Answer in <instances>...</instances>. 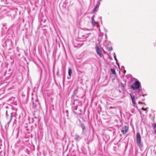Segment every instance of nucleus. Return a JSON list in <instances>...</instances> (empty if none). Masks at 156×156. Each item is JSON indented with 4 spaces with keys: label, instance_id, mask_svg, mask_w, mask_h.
Here are the masks:
<instances>
[{
    "label": "nucleus",
    "instance_id": "8",
    "mask_svg": "<svg viewBox=\"0 0 156 156\" xmlns=\"http://www.w3.org/2000/svg\"><path fill=\"white\" fill-rule=\"evenodd\" d=\"M100 5V3L99 2H98V3L96 5V6H95V8L94 9L93 11V12H95V11L96 8H98L99 6Z\"/></svg>",
    "mask_w": 156,
    "mask_h": 156
},
{
    "label": "nucleus",
    "instance_id": "20",
    "mask_svg": "<svg viewBox=\"0 0 156 156\" xmlns=\"http://www.w3.org/2000/svg\"><path fill=\"white\" fill-rule=\"evenodd\" d=\"M82 129H83V130L84 129H85V127L84 126H82Z\"/></svg>",
    "mask_w": 156,
    "mask_h": 156
},
{
    "label": "nucleus",
    "instance_id": "3",
    "mask_svg": "<svg viewBox=\"0 0 156 156\" xmlns=\"http://www.w3.org/2000/svg\"><path fill=\"white\" fill-rule=\"evenodd\" d=\"M96 51L100 57H102L103 56V55L101 53V50L100 49L98 45H96L95 47Z\"/></svg>",
    "mask_w": 156,
    "mask_h": 156
},
{
    "label": "nucleus",
    "instance_id": "24",
    "mask_svg": "<svg viewBox=\"0 0 156 156\" xmlns=\"http://www.w3.org/2000/svg\"><path fill=\"white\" fill-rule=\"evenodd\" d=\"M85 37L86 38H87L88 37V36H86L85 35H83L82 37Z\"/></svg>",
    "mask_w": 156,
    "mask_h": 156
},
{
    "label": "nucleus",
    "instance_id": "1",
    "mask_svg": "<svg viewBox=\"0 0 156 156\" xmlns=\"http://www.w3.org/2000/svg\"><path fill=\"white\" fill-rule=\"evenodd\" d=\"M131 87L133 90H138L136 92V94L139 95V96L144 97L147 95V94H143V90L141 83L138 80L135 81L134 83H133L131 86Z\"/></svg>",
    "mask_w": 156,
    "mask_h": 156
},
{
    "label": "nucleus",
    "instance_id": "23",
    "mask_svg": "<svg viewBox=\"0 0 156 156\" xmlns=\"http://www.w3.org/2000/svg\"><path fill=\"white\" fill-rule=\"evenodd\" d=\"M77 105H76V107H75V108H74V109L75 110H76L77 109Z\"/></svg>",
    "mask_w": 156,
    "mask_h": 156
},
{
    "label": "nucleus",
    "instance_id": "6",
    "mask_svg": "<svg viewBox=\"0 0 156 156\" xmlns=\"http://www.w3.org/2000/svg\"><path fill=\"white\" fill-rule=\"evenodd\" d=\"M75 139L76 141H78L81 139V137L77 135H76L75 136Z\"/></svg>",
    "mask_w": 156,
    "mask_h": 156
},
{
    "label": "nucleus",
    "instance_id": "21",
    "mask_svg": "<svg viewBox=\"0 0 156 156\" xmlns=\"http://www.w3.org/2000/svg\"><path fill=\"white\" fill-rule=\"evenodd\" d=\"M78 102V101H76V100H74V104H75V103H77V102Z\"/></svg>",
    "mask_w": 156,
    "mask_h": 156
},
{
    "label": "nucleus",
    "instance_id": "10",
    "mask_svg": "<svg viewBox=\"0 0 156 156\" xmlns=\"http://www.w3.org/2000/svg\"><path fill=\"white\" fill-rule=\"evenodd\" d=\"M114 59H115V60L116 61V64L119 67V63H118V62H117V58H116V55H115V53H114Z\"/></svg>",
    "mask_w": 156,
    "mask_h": 156
},
{
    "label": "nucleus",
    "instance_id": "26",
    "mask_svg": "<svg viewBox=\"0 0 156 156\" xmlns=\"http://www.w3.org/2000/svg\"><path fill=\"white\" fill-rule=\"evenodd\" d=\"M101 1H102V0H98V2H100Z\"/></svg>",
    "mask_w": 156,
    "mask_h": 156
},
{
    "label": "nucleus",
    "instance_id": "16",
    "mask_svg": "<svg viewBox=\"0 0 156 156\" xmlns=\"http://www.w3.org/2000/svg\"><path fill=\"white\" fill-rule=\"evenodd\" d=\"M132 102H133V104L134 105H135L136 104L135 101V99H132Z\"/></svg>",
    "mask_w": 156,
    "mask_h": 156
},
{
    "label": "nucleus",
    "instance_id": "17",
    "mask_svg": "<svg viewBox=\"0 0 156 156\" xmlns=\"http://www.w3.org/2000/svg\"><path fill=\"white\" fill-rule=\"evenodd\" d=\"M148 108H142V109L144 111H146L147 109H148Z\"/></svg>",
    "mask_w": 156,
    "mask_h": 156
},
{
    "label": "nucleus",
    "instance_id": "15",
    "mask_svg": "<svg viewBox=\"0 0 156 156\" xmlns=\"http://www.w3.org/2000/svg\"><path fill=\"white\" fill-rule=\"evenodd\" d=\"M108 50L110 51H111L112 50V47H110L108 48Z\"/></svg>",
    "mask_w": 156,
    "mask_h": 156
},
{
    "label": "nucleus",
    "instance_id": "9",
    "mask_svg": "<svg viewBox=\"0 0 156 156\" xmlns=\"http://www.w3.org/2000/svg\"><path fill=\"white\" fill-rule=\"evenodd\" d=\"M72 72V70L70 68H69L68 69V74L69 76L70 77L71 76V74Z\"/></svg>",
    "mask_w": 156,
    "mask_h": 156
},
{
    "label": "nucleus",
    "instance_id": "31",
    "mask_svg": "<svg viewBox=\"0 0 156 156\" xmlns=\"http://www.w3.org/2000/svg\"><path fill=\"white\" fill-rule=\"evenodd\" d=\"M123 87H124V85H123Z\"/></svg>",
    "mask_w": 156,
    "mask_h": 156
},
{
    "label": "nucleus",
    "instance_id": "13",
    "mask_svg": "<svg viewBox=\"0 0 156 156\" xmlns=\"http://www.w3.org/2000/svg\"><path fill=\"white\" fill-rule=\"evenodd\" d=\"M130 95L131 98L132 99H135V96L133 94H130Z\"/></svg>",
    "mask_w": 156,
    "mask_h": 156
},
{
    "label": "nucleus",
    "instance_id": "19",
    "mask_svg": "<svg viewBox=\"0 0 156 156\" xmlns=\"http://www.w3.org/2000/svg\"><path fill=\"white\" fill-rule=\"evenodd\" d=\"M138 103L139 104H144L145 105V103H144V102H138Z\"/></svg>",
    "mask_w": 156,
    "mask_h": 156
},
{
    "label": "nucleus",
    "instance_id": "4",
    "mask_svg": "<svg viewBox=\"0 0 156 156\" xmlns=\"http://www.w3.org/2000/svg\"><path fill=\"white\" fill-rule=\"evenodd\" d=\"M128 127L126 126H125L122 127L121 131L123 134H125L128 132Z\"/></svg>",
    "mask_w": 156,
    "mask_h": 156
},
{
    "label": "nucleus",
    "instance_id": "14",
    "mask_svg": "<svg viewBox=\"0 0 156 156\" xmlns=\"http://www.w3.org/2000/svg\"><path fill=\"white\" fill-rule=\"evenodd\" d=\"M154 132L156 134V124L154 125L153 127Z\"/></svg>",
    "mask_w": 156,
    "mask_h": 156
},
{
    "label": "nucleus",
    "instance_id": "30",
    "mask_svg": "<svg viewBox=\"0 0 156 156\" xmlns=\"http://www.w3.org/2000/svg\"><path fill=\"white\" fill-rule=\"evenodd\" d=\"M123 87H124V85H123Z\"/></svg>",
    "mask_w": 156,
    "mask_h": 156
},
{
    "label": "nucleus",
    "instance_id": "27",
    "mask_svg": "<svg viewBox=\"0 0 156 156\" xmlns=\"http://www.w3.org/2000/svg\"><path fill=\"white\" fill-rule=\"evenodd\" d=\"M66 113H68V111L67 110L66 111Z\"/></svg>",
    "mask_w": 156,
    "mask_h": 156
},
{
    "label": "nucleus",
    "instance_id": "25",
    "mask_svg": "<svg viewBox=\"0 0 156 156\" xmlns=\"http://www.w3.org/2000/svg\"><path fill=\"white\" fill-rule=\"evenodd\" d=\"M105 37H106V38H107V34H105Z\"/></svg>",
    "mask_w": 156,
    "mask_h": 156
},
{
    "label": "nucleus",
    "instance_id": "18",
    "mask_svg": "<svg viewBox=\"0 0 156 156\" xmlns=\"http://www.w3.org/2000/svg\"><path fill=\"white\" fill-rule=\"evenodd\" d=\"M153 44L155 47H156V40L153 43Z\"/></svg>",
    "mask_w": 156,
    "mask_h": 156
},
{
    "label": "nucleus",
    "instance_id": "11",
    "mask_svg": "<svg viewBox=\"0 0 156 156\" xmlns=\"http://www.w3.org/2000/svg\"><path fill=\"white\" fill-rule=\"evenodd\" d=\"M13 113L12 112H11L10 113V121L8 122V124L9 125V124L10 123V122H11V120L12 118L13 117V116L12 115Z\"/></svg>",
    "mask_w": 156,
    "mask_h": 156
},
{
    "label": "nucleus",
    "instance_id": "22",
    "mask_svg": "<svg viewBox=\"0 0 156 156\" xmlns=\"http://www.w3.org/2000/svg\"><path fill=\"white\" fill-rule=\"evenodd\" d=\"M8 111L7 110V111H6V116H8V114H7V113H8Z\"/></svg>",
    "mask_w": 156,
    "mask_h": 156
},
{
    "label": "nucleus",
    "instance_id": "7",
    "mask_svg": "<svg viewBox=\"0 0 156 156\" xmlns=\"http://www.w3.org/2000/svg\"><path fill=\"white\" fill-rule=\"evenodd\" d=\"M94 16L93 15L91 17V19L92 20L91 23H92V25H93L94 26V24L96 23L95 22V21L94 20Z\"/></svg>",
    "mask_w": 156,
    "mask_h": 156
},
{
    "label": "nucleus",
    "instance_id": "2",
    "mask_svg": "<svg viewBox=\"0 0 156 156\" xmlns=\"http://www.w3.org/2000/svg\"><path fill=\"white\" fill-rule=\"evenodd\" d=\"M136 142L138 146L139 147H142V146L141 142V137L140 133L139 132H137L136 133Z\"/></svg>",
    "mask_w": 156,
    "mask_h": 156
},
{
    "label": "nucleus",
    "instance_id": "12",
    "mask_svg": "<svg viewBox=\"0 0 156 156\" xmlns=\"http://www.w3.org/2000/svg\"><path fill=\"white\" fill-rule=\"evenodd\" d=\"M111 71L112 72V73L114 74H115V75L116 74V73L115 70L114 69H111Z\"/></svg>",
    "mask_w": 156,
    "mask_h": 156
},
{
    "label": "nucleus",
    "instance_id": "28",
    "mask_svg": "<svg viewBox=\"0 0 156 156\" xmlns=\"http://www.w3.org/2000/svg\"><path fill=\"white\" fill-rule=\"evenodd\" d=\"M144 99L143 100L144 101Z\"/></svg>",
    "mask_w": 156,
    "mask_h": 156
},
{
    "label": "nucleus",
    "instance_id": "5",
    "mask_svg": "<svg viewBox=\"0 0 156 156\" xmlns=\"http://www.w3.org/2000/svg\"><path fill=\"white\" fill-rule=\"evenodd\" d=\"M39 105V103L37 101H36V103L33 102V108L35 109H37V107Z\"/></svg>",
    "mask_w": 156,
    "mask_h": 156
},
{
    "label": "nucleus",
    "instance_id": "29",
    "mask_svg": "<svg viewBox=\"0 0 156 156\" xmlns=\"http://www.w3.org/2000/svg\"><path fill=\"white\" fill-rule=\"evenodd\" d=\"M126 72V71L125 70L124 72Z\"/></svg>",
    "mask_w": 156,
    "mask_h": 156
}]
</instances>
